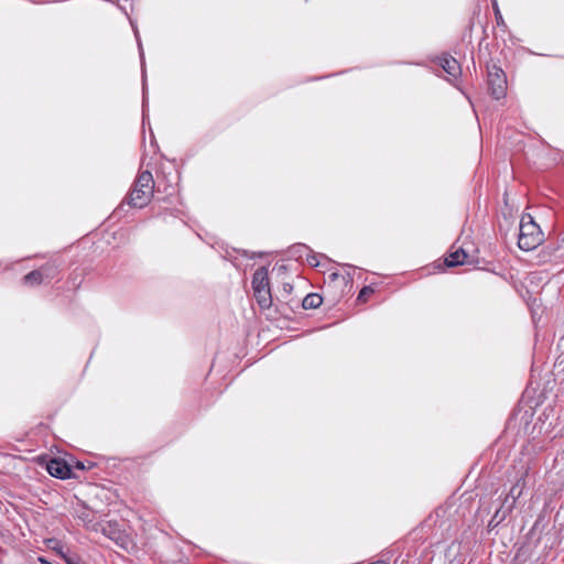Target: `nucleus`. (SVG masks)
<instances>
[{
    "label": "nucleus",
    "instance_id": "f257e3e1",
    "mask_svg": "<svg viewBox=\"0 0 564 564\" xmlns=\"http://www.w3.org/2000/svg\"><path fill=\"white\" fill-rule=\"evenodd\" d=\"M153 189L154 180L152 173L150 171L140 172L127 197L128 204L135 208L147 206L153 196Z\"/></svg>",
    "mask_w": 564,
    "mask_h": 564
},
{
    "label": "nucleus",
    "instance_id": "f03ea898",
    "mask_svg": "<svg viewBox=\"0 0 564 564\" xmlns=\"http://www.w3.org/2000/svg\"><path fill=\"white\" fill-rule=\"evenodd\" d=\"M543 232L532 216L523 215L519 227V248L524 251L533 250L543 242Z\"/></svg>",
    "mask_w": 564,
    "mask_h": 564
},
{
    "label": "nucleus",
    "instance_id": "7ed1b4c3",
    "mask_svg": "<svg viewBox=\"0 0 564 564\" xmlns=\"http://www.w3.org/2000/svg\"><path fill=\"white\" fill-rule=\"evenodd\" d=\"M252 289L260 307L269 308L272 304V296L269 284V273L265 267L257 269L253 273Z\"/></svg>",
    "mask_w": 564,
    "mask_h": 564
},
{
    "label": "nucleus",
    "instance_id": "20e7f679",
    "mask_svg": "<svg viewBox=\"0 0 564 564\" xmlns=\"http://www.w3.org/2000/svg\"><path fill=\"white\" fill-rule=\"evenodd\" d=\"M488 90L491 97L499 100L506 96L507 78L505 72L497 65L488 66Z\"/></svg>",
    "mask_w": 564,
    "mask_h": 564
},
{
    "label": "nucleus",
    "instance_id": "39448f33",
    "mask_svg": "<svg viewBox=\"0 0 564 564\" xmlns=\"http://www.w3.org/2000/svg\"><path fill=\"white\" fill-rule=\"evenodd\" d=\"M47 473L59 479H67L72 476L70 466L62 458H52L46 465Z\"/></svg>",
    "mask_w": 564,
    "mask_h": 564
},
{
    "label": "nucleus",
    "instance_id": "423d86ee",
    "mask_svg": "<svg viewBox=\"0 0 564 564\" xmlns=\"http://www.w3.org/2000/svg\"><path fill=\"white\" fill-rule=\"evenodd\" d=\"M440 65L442 68L452 77L457 78L460 75V65L458 62L448 55H444L440 58Z\"/></svg>",
    "mask_w": 564,
    "mask_h": 564
},
{
    "label": "nucleus",
    "instance_id": "0eeeda50",
    "mask_svg": "<svg viewBox=\"0 0 564 564\" xmlns=\"http://www.w3.org/2000/svg\"><path fill=\"white\" fill-rule=\"evenodd\" d=\"M525 488V475H522L516 484L511 487L509 491V496L511 497V507L516 506L517 500L522 496L523 490Z\"/></svg>",
    "mask_w": 564,
    "mask_h": 564
},
{
    "label": "nucleus",
    "instance_id": "6e6552de",
    "mask_svg": "<svg viewBox=\"0 0 564 564\" xmlns=\"http://www.w3.org/2000/svg\"><path fill=\"white\" fill-rule=\"evenodd\" d=\"M467 258V253L460 248L451 252L448 257L445 259V263L447 267H456L465 263Z\"/></svg>",
    "mask_w": 564,
    "mask_h": 564
},
{
    "label": "nucleus",
    "instance_id": "1a4fd4ad",
    "mask_svg": "<svg viewBox=\"0 0 564 564\" xmlns=\"http://www.w3.org/2000/svg\"><path fill=\"white\" fill-rule=\"evenodd\" d=\"M323 299L317 293L307 294L302 301V307L304 310L317 308L322 305Z\"/></svg>",
    "mask_w": 564,
    "mask_h": 564
},
{
    "label": "nucleus",
    "instance_id": "9d476101",
    "mask_svg": "<svg viewBox=\"0 0 564 564\" xmlns=\"http://www.w3.org/2000/svg\"><path fill=\"white\" fill-rule=\"evenodd\" d=\"M44 280L42 278V273L40 269L33 270L23 276V283L25 285L34 286L43 283Z\"/></svg>",
    "mask_w": 564,
    "mask_h": 564
},
{
    "label": "nucleus",
    "instance_id": "9b49d317",
    "mask_svg": "<svg viewBox=\"0 0 564 564\" xmlns=\"http://www.w3.org/2000/svg\"><path fill=\"white\" fill-rule=\"evenodd\" d=\"M43 280H53L58 275V267L55 263H46L40 268Z\"/></svg>",
    "mask_w": 564,
    "mask_h": 564
},
{
    "label": "nucleus",
    "instance_id": "f8f14e48",
    "mask_svg": "<svg viewBox=\"0 0 564 564\" xmlns=\"http://www.w3.org/2000/svg\"><path fill=\"white\" fill-rule=\"evenodd\" d=\"M514 507H511L510 505L505 507L501 506L498 510H496L495 516L497 518V521H503L513 510Z\"/></svg>",
    "mask_w": 564,
    "mask_h": 564
},
{
    "label": "nucleus",
    "instance_id": "ddd939ff",
    "mask_svg": "<svg viewBox=\"0 0 564 564\" xmlns=\"http://www.w3.org/2000/svg\"><path fill=\"white\" fill-rule=\"evenodd\" d=\"M372 293L373 289L371 286H364L358 294V300L366 301V299Z\"/></svg>",
    "mask_w": 564,
    "mask_h": 564
},
{
    "label": "nucleus",
    "instance_id": "4468645a",
    "mask_svg": "<svg viewBox=\"0 0 564 564\" xmlns=\"http://www.w3.org/2000/svg\"><path fill=\"white\" fill-rule=\"evenodd\" d=\"M494 11H495V17H496V21H497V24L498 25H505V21H503V18H502V14L497 6L496 2H494Z\"/></svg>",
    "mask_w": 564,
    "mask_h": 564
},
{
    "label": "nucleus",
    "instance_id": "2eb2a0df",
    "mask_svg": "<svg viewBox=\"0 0 564 564\" xmlns=\"http://www.w3.org/2000/svg\"><path fill=\"white\" fill-rule=\"evenodd\" d=\"M293 253H300L302 256L303 251L310 252V248L305 245H297L292 248Z\"/></svg>",
    "mask_w": 564,
    "mask_h": 564
},
{
    "label": "nucleus",
    "instance_id": "dca6fc26",
    "mask_svg": "<svg viewBox=\"0 0 564 564\" xmlns=\"http://www.w3.org/2000/svg\"><path fill=\"white\" fill-rule=\"evenodd\" d=\"M67 564H85L77 556H64Z\"/></svg>",
    "mask_w": 564,
    "mask_h": 564
},
{
    "label": "nucleus",
    "instance_id": "f3484780",
    "mask_svg": "<svg viewBox=\"0 0 564 564\" xmlns=\"http://www.w3.org/2000/svg\"><path fill=\"white\" fill-rule=\"evenodd\" d=\"M307 262L312 265V267H317L318 265V261L316 259V256L312 254H307Z\"/></svg>",
    "mask_w": 564,
    "mask_h": 564
},
{
    "label": "nucleus",
    "instance_id": "a211bd4d",
    "mask_svg": "<svg viewBox=\"0 0 564 564\" xmlns=\"http://www.w3.org/2000/svg\"><path fill=\"white\" fill-rule=\"evenodd\" d=\"M282 289H283V292H284L286 295H290V294H291V292H292V290H293V286H292V284H290V283H283Z\"/></svg>",
    "mask_w": 564,
    "mask_h": 564
},
{
    "label": "nucleus",
    "instance_id": "6ab92c4d",
    "mask_svg": "<svg viewBox=\"0 0 564 564\" xmlns=\"http://www.w3.org/2000/svg\"><path fill=\"white\" fill-rule=\"evenodd\" d=\"M500 523H501V521H497V518L494 514L492 518L490 519L488 525L494 529V528L498 527Z\"/></svg>",
    "mask_w": 564,
    "mask_h": 564
},
{
    "label": "nucleus",
    "instance_id": "aec40b11",
    "mask_svg": "<svg viewBox=\"0 0 564 564\" xmlns=\"http://www.w3.org/2000/svg\"><path fill=\"white\" fill-rule=\"evenodd\" d=\"M509 503H511V497H510L509 495H507V496L505 497V500H503V502H502V505H501V506L507 507V506H509Z\"/></svg>",
    "mask_w": 564,
    "mask_h": 564
},
{
    "label": "nucleus",
    "instance_id": "412c9836",
    "mask_svg": "<svg viewBox=\"0 0 564 564\" xmlns=\"http://www.w3.org/2000/svg\"><path fill=\"white\" fill-rule=\"evenodd\" d=\"M330 278H332L333 280L337 279V278H338V273H332V274H330Z\"/></svg>",
    "mask_w": 564,
    "mask_h": 564
},
{
    "label": "nucleus",
    "instance_id": "4be33fe9",
    "mask_svg": "<svg viewBox=\"0 0 564 564\" xmlns=\"http://www.w3.org/2000/svg\"><path fill=\"white\" fill-rule=\"evenodd\" d=\"M77 468H79V469H84V468H85V466H84L82 463H77Z\"/></svg>",
    "mask_w": 564,
    "mask_h": 564
},
{
    "label": "nucleus",
    "instance_id": "5701e85b",
    "mask_svg": "<svg viewBox=\"0 0 564 564\" xmlns=\"http://www.w3.org/2000/svg\"><path fill=\"white\" fill-rule=\"evenodd\" d=\"M371 564H384V562H382V561H377V562H373V563H371Z\"/></svg>",
    "mask_w": 564,
    "mask_h": 564
}]
</instances>
